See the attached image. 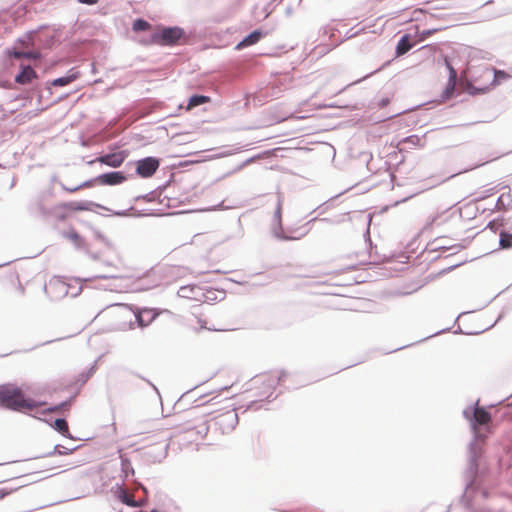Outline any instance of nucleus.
Listing matches in <instances>:
<instances>
[{
  "mask_svg": "<svg viewBox=\"0 0 512 512\" xmlns=\"http://www.w3.org/2000/svg\"><path fill=\"white\" fill-rule=\"evenodd\" d=\"M479 400L476 401L473 407H467L463 410V416L469 421L471 430L473 433V439L469 443V456H468V467H467V483L466 490L474 489L476 478L478 475L479 465L478 460L482 454V446L486 440V434L477 429V406Z\"/></svg>",
  "mask_w": 512,
  "mask_h": 512,
  "instance_id": "nucleus-1",
  "label": "nucleus"
},
{
  "mask_svg": "<svg viewBox=\"0 0 512 512\" xmlns=\"http://www.w3.org/2000/svg\"><path fill=\"white\" fill-rule=\"evenodd\" d=\"M0 405L11 411L24 412V409L33 410L44 406L46 402L27 397L16 384L5 383L0 385Z\"/></svg>",
  "mask_w": 512,
  "mask_h": 512,
  "instance_id": "nucleus-2",
  "label": "nucleus"
},
{
  "mask_svg": "<svg viewBox=\"0 0 512 512\" xmlns=\"http://www.w3.org/2000/svg\"><path fill=\"white\" fill-rule=\"evenodd\" d=\"M187 38L186 31L179 26H161L153 31L147 44L174 46Z\"/></svg>",
  "mask_w": 512,
  "mask_h": 512,
  "instance_id": "nucleus-3",
  "label": "nucleus"
},
{
  "mask_svg": "<svg viewBox=\"0 0 512 512\" xmlns=\"http://www.w3.org/2000/svg\"><path fill=\"white\" fill-rule=\"evenodd\" d=\"M213 422L215 428L222 434H229L236 428L239 422L238 413L236 409L227 410L215 416Z\"/></svg>",
  "mask_w": 512,
  "mask_h": 512,
  "instance_id": "nucleus-4",
  "label": "nucleus"
},
{
  "mask_svg": "<svg viewBox=\"0 0 512 512\" xmlns=\"http://www.w3.org/2000/svg\"><path fill=\"white\" fill-rule=\"evenodd\" d=\"M271 233L275 238L282 241H291L298 239L299 237L288 236L283 231L282 224V196L279 193L277 197L276 208L273 213L272 221H271Z\"/></svg>",
  "mask_w": 512,
  "mask_h": 512,
  "instance_id": "nucleus-5",
  "label": "nucleus"
},
{
  "mask_svg": "<svg viewBox=\"0 0 512 512\" xmlns=\"http://www.w3.org/2000/svg\"><path fill=\"white\" fill-rule=\"evenodd\" d=\"M160 166V159L148 156L136 161V174L141 178L152 177Z\"/></svg>",
  "mask_w": 512,
  "mask_h": 512,
  "instance_id": "nucleus-6",
  "label": "nucleus"
},
{
  "mask_svg": "<svg viewBox=\"0 0 512 512\" xmlns=\"http://www.w3.org/2000/svg\"><path fill=\"white\" fill-rule=\"evenodd\" d=\"M128 156V151L122 150L119 152L107 153L100 157L93 159L88 162L89 165H93L95 162L107 165L112 168L120 167Z\"/></svg>",
  "mask_w": 512,
  "mask_h": 512,
  "instance_id": "nucleus-7",
  "label": "nucleus"
},
{
  "mask_svg": "<svg viewBox=\"0 0 512 512\" xmlns=\"http://www.w3.org/2000/svg\"><path fill=\"white\" fill-rule=\"evenodd\" d=\"M135 321L140 328L150 325L158 316V312L151 308H138L133 312Z\"/></svg>",
  "mask_w": 512,
  "mask_h": 512,
  "instance_id": "nucleus-8",
  "label": "nucleus"
},
{
  "mask_svg": "<svg viewBox=\"0 0 512 512\" xmlns=\"http://www.w3.org/2000/svg\"><path fill=\"white\" fill-rule=\"evenodd\" d=\"M96 180L101 185L114 186L125 182L127 176L123 171H110L96 176Z\"/></svg>",
  "mask_w": 512,
  "mask_h": 512,
  "instance_id": "nucleus-9",
  "label": "nucleus"
},
{
  "mask_svg": "<svg viewBox=\"0 0 512 512\" xmlns=\"http://www.w3.org/2000/svg\"><path fill=\"white\" fill-rule=\"evenodd\" d=\"M112 491L114 492L117 499L122 503L129 507H140L142 506V502L140 500L133 499L127 491L124 489L122 483H116L115 486L112 487Z\"/></svg>",
  "mask_w": 512,
  "mask_h": 512,
  "instance_id": "nucleus-10",
  "label": "nucleus"
},
{
  "mask_svg": "<svg viewBox=\"0 0 512 512\" xmlns=\"http://www.w3.org/2000/svg\"><path fill=\"white\" fill-rule=\"evenodd\" d=\"M62 207L71 211H92L93 207L111 211L107 207L93 201H70L62 204Z\"/></svg>",
  "mask_w": 512,
  "mask_h": 512,
  "instance_id": "nucleus-11",
  "label": "nucleus"
},
{
  "mask_svg": "<svg viewBox=\"0 0 512 512\" xmlns=\"http://www.w3.org/2000/svg\"><path fill=\"white\" fill-rule=\"evenodd\" d=\"M492 417L490 412L485 407L477 406V429L485 433L490 432V423Z\"/></svg>",
  "mask_w": 512,
  "mask_h": 512,
  "instance_id": "nucleus-12",
  "label": "nucleus"
},
{
  "mask_svg": "<svg viewBox=\"0 0 512 512\" xmlns=\"http://www.w3.org/2000/svg\"><path fill=\"white\" fill-rule=\"evenodd\" d=\"M36 78L37 73L30 65H22L20 71L15 75L14 81L18 84L24 85L31 83L32 80Z\"/></svg>",
  "mask_w": 512,
  "mask_h": 512,
  "instance_id": "nucleus-13",
  "label": "nucleus"
},
{
  "mask_svg": "<svg viewBox=\"0 0 512 512\" xmlns=\"http://www.w3.org/2000/svg\"><path fill=\"white\" fill-rule=\"evenodd\" d=\"M265 36L262 29H255L246 35L237 45L236 49L240 50L258 43Z\"/></svg>",
  "mask_w": 512,
  "mask_h": 512,
  "instance_id": "nucleus-14",
  "label": "nucleus"
},
{
  "mask_svg": "<svg viewBox=\"0 0 512 512\" xmlns=\"http://www.w3.org/2000/svg\"><path fill=\"white\" fill-rule=\"evenodd\" d=\"M483 76L487 79H491L490 85H499L503 80L509 77L505 71L489 67L484 68Z\"/></svg>",
  "mask_w": 512,
  "mask_h": 512,
  "instance_id": "nucleus-15",
  "label": "nucleus"
},
{
  "mask_svg": "<svg viewBox=\"0 0 512 512\" xmlns=\"http://www.w3.org/2000/svg\"><path fill=\"white\" fill-rule=\"evenodd\" d=\"M75 398H76V394L70 396L68 399H66L56 405H52V406L42 409L40 411V413L42 415H46L49 413L63 412V411L69 410L72 403L74 402Z\"/></svg>",
  "mask_w": 512,
  "mask_h": 512,
  "instance_id": "nucleus-16",
  "label": "nucleus"
},
{
  "mask_svg": "<svg viewBox=\"0 0 512 512\" xmlns=\"http://www.w3.org/2000/svg\"><path fill=\"white\" fill-rule=\"evenodd\" d=\"M79 76V71H77L75 68H71L66 75L54 79L51 84L57 87H64L77 80Z\"/></svg>",
  "mask_w": 512,
  "mask_h": 512,
  "instance_id": "nucleus-17",
  "label": "nucleus"
},
{
  "mask_svg": "<svg viewBox=\"0 0 512 512\" xmlns=\"http://www.w3.org/2000/svg\"><path fill=\"white\" fill-rule=\"evenodd\" d=\"M44 422L48 423L47 420L42 419ZM49 425L58 433L62 434L63 436L72 439V435L69 432L68 423L65 418H56L53 423L49 422Z\"/></svg>",
  "mask_w": 512,
  "mask_h": 512,
  "instance_id": "nucleus-18",
  "label": "nucleus"
},
{
  "mask_svg": "<svg viewBox=\"0 0 512 512\" xmlns=\"http://www.w3.org/2000/svg\"><path fill=\"white\" fill-rule=\"evenodd\" d=\"M413 43L411 42V38L409 34H404L400 37L396 48H395V54L396 56H402L406 54L409 50L413 48Z\"/></svg>",
  "mask_w": 512,
  "mask_h": 512,
  "instance_id": "nucleus-19",
  "label": "nucleus"
},
{
  "mask_svg": "<svg viewBox=\"0 0 512 512\" xmlns=\"http://www.w3.org/2000/svg\"><path fill=\"white\" fill-rule=\"evenodd\" d=\"M13 56L17 59L25 58L31 60H38L41 58V53L34 49H15L13 51Z\"/></svg>",
  "mask_w": 512,
  "mask_h": 512,
  "instance_id": "nucleus-20",
  "label": "nucleus"
},
{
  "mask_svg": "<svg viewBox=\"0 0 512 512\" xmlns=\"http://www.w3.org/2000/svg\"><path fill=\"white\" fill-rule=\"evenodd\" d=\"M121 460V477L123 481L127 480L130 475H134L135 471L132 467L131 461L123 455H120Z\"/></svg>",
  "mask_w": 512,
  "mask_h": 512,
  "instance_id": "nucleus-21",
  "label": "nucleus"
},
{
  "mask_svg": "<svg viewBox=\"0 0 512 512\" xmlns=\"http://www.w3.org/2000/svg\"><path fill=\"white\" fill-rule=\"evenodd\" d=\"M456 86H457V80L448 79L447 84L440 95V99L442 102H445L454 96Z\"/></svg>",
  "mask_w": 512,
  "mask_h": 512,
  "instance_id": "nucleus-22",
  "label": "nucleus"
},
{
  "mask_svg": "<svg viewBox=\"0 0 512 512\" xmlns=\"http://www.w3.org/2000/svg\"><path fill=\"white\" fill-rule=\"evenodd\" d=\"M209 101H210V98L208 96L200 95V94H194L191 97H189V99H188L187 109L188 110L193 109L195 107H198V106H201L203 104H206Z\"/></svg>",
  "mask_w": 512,
  "mask_h": 512,
  "instance_id": "nucleus-23",
  "label": "nucleus"
},
{
  "mask_svg": "<svg viewBox=\"0 0 512 512\" xmlns=\"http://www.w3.org/2000/svg\"><path fill=\"white\" fill-rule=\"evenodd\" d=\"M78 447L67 448L60 444L54 446L53 450L46 453L45 457H51L53 455H69L72 454Z\"/></svg>",
  "mask_w": 512,
  "mask_h": 512,
  "instance_id": "nucleus-24",
  "label": "nucleus"
},
{
  "mask_svg": "<svg viewBox=\"0 0 512 512\" xmlns=\"http://www.w3.org/2000/svg\"><path fill=\"white\" fill-rule=\"evenodd\" d=\"M499 247L501 249L512 248V233L502 230L499 233Z\"/></svg>",
  "mask_w": 512,
  "mask_h": 512,
  "instance_id": "nucleus-25",
  "label": "nucleus"
},
{
  "mask_svg": "<svg viewBox=\"0 0 512 512\" xmlns=\"http://www.w3.org/2000/svg\"><path fill=\"white\" fill-rule=\"evenodd\" d=\"M130 211H134V214H133L134 217H143V216L148 215V214L144 213L142 210H135V208L133 206H130L128 209H125V210L112 211V214L114 216L126 217L129 215Z\"/></svg>",
  "mask_w": 512,
  "mask_h": 512,
  "instance_id": "nucleus-26",
  "label": "nucleus"
},
{
  "mask_svg": "<svg viewBox=\"0 0 512 512\" xmlns=\"http://www.w3.org/2000/svg\"><path fill=\"white\" fill-rule=\"evenodd\" d=\"M151 27L150 23L142 18H137L132 24V29L135 32L146 31Z\"/></svg>",
  "mask_w": 512,
  "mask_h": 512,
  "instance_id": "nucleus-27",
  "label": "nucleus"
},
{
  "mask_svg": "<svg viewBox=\"0 0 512 512\" xmlns=\"http://www.w3.org/2000/svg\"><path fill=\"white\" fill-rule=\"evenodd\" d=\"M285 377H286L285 371H281L275 375H271L267 379V386L269 388H275Z\"/></svg>",
  "mask_w": 512,
  "mask_h": 512,
  "instance_id": "nucleus-28",
  "label": "nucleus"
},
{
  "mask_svg": "<svg viewBox=\"0 0 512 512\" xmlns=\"http://www.w3.org/2000/svg\"><path fill=\"white\" fill-rule=\"evenodd\" d=\"M196 289L197 287L193 285L181 286L177 292V295L181 298H193V293Z\"/></svg>",
  "mask_w": 512,
  "mask_h": 512,
  "instance_id": "nucleus-29",
  "label": "nucleus"
},
{
  "mask_svg": "<svg viewBox=\"0 0 512 512\" xmlns=\"http://www.w3.org/2000/svg\"><path fill=\"white\" fill-rule=\"evenodd\" d=\"M489 89V86L488 85H485V86H475V85H472V84H468L467 86V92L468 94L474 96V95H480V94H484L488 91Z\"/></svg>",
  "mask_w": 512,
  "mask_h": 512,
  "instance_id": "nucleus-30",
  "label": "nucleus"
},
{
  "mask_svg": "<svg viewBox=\"0 0 512 512\" xmlns=\"http://www.w3.org/2000/svg\"><path fill=\"white\" fill-rule=\"evenodd\" d=\"M443 61H444V65L446 67V69L448 70V73H449V76H448V79H452V80H457L458 78V72L457 70L453 67L450 59L447 57V56H444L443 58Z\"/></svg>",
  "mask_w": 512,
  "mask_h": 512,
  "instance_id": "nucleus-31",
  "label": "nucleus"
},
{
  "mask_svg": "<svg viewBox=\"0 0 512 512\" xmlns=\"http://www.w3.org/2000/svg\"><path fill=\"white\" fill-rule=\"evenodd\" d=\"M67 237L71 239L76 244V246H79L80 243L83 241L82 237L75 230L69 232L67 234Z\"/></svg>",
  "mask_w": 512,
  "mask_h": 512,
  "instance_id": "nucleus-32",
  "label": "nucleus"
},
{
  "mask_svg": "<svg viewBox=\"0 0 512 512\" xmlns=\"http://www.w3.org/2000/svg\"><path fill=\"white\" fill-rule=\"evenodd\" d=\"M95 372V365H92L90 369L86 373L80 374V381L82 384L86 383L88 379L93 375Z\"/></svg>",
  "mask_w": 512,
  "mask_h": 512,
  "instance_id": "nucleus-33",
  "label": "nucleus"
},
{
  "mask_svg": "<svg viewBox=\"0 0 512 512\" xmlns=\"http://www.w3.org/2000/svg\"><path fill=\"white\" fill-rule=\"evenodd\" d=\"M95 183H98V180H96V177L95 178H92V179H89V180H86L82 183L79 184V187L80 189H83V188H90L92 187Z\"/></svg>",
  "mask_w": 512,
  "mask_h": 512,
  "instance_id": "nucleus-34",
  "label": "nucleus"
},
{
  "mask_svg": "<svg viewBox=\"0 0 512 512\" xmlns=\"http://www.w3.org/2000/svg\"><path fill=\"white\" fill-rule=\"evenodd\" d=\"M259 157H260V156L258 155V156H254V157H251V158H249V159L245 160V161H244V162H242L239 166H237V168H236V169H234V172H236V171H239V170L243 169L246 165H248V164L252 163L255 159H257V158H259Z\"/></svg>",
  "mask_w": 512,
  "mask_h": 512,
  "instance_id": "nucleus-35",
  "label": "nucleus"
},
{
  "mask_svg": "<svg viewBox=\"0 0 512 512\" xmlns=\"http://www.w3.org/2000/svg\"><path fill=\"white\" fill-rule=\"evenodd\" d=\"M59 185L61 186V188H62L63 190H65V191H67V192H70V193H74V192H76V191L80 190L79 185L74 186V187H68V186H66V185H65L64 183H62V182H59Z\"/></svg>",
  "mask_w": 512,
  "mask_h": 512,
  "instance_id": "nucleus-36",
  "label": "nucleus"
},
{
  "mask_svg": "<svg viewBox=\"0 0 512 512\" xmlns=\"http://www.w3.org/2000/svg\"><path fill=\"white\" fill-rule=\"evenodd\" d=\"M439 29H425L423 30L420 35L423 39H426L430 37L434 32L438 31Z\"/></svg>",
  "mask_w": 512,
  "mask_h": 512,
  "instance_id": "nucleus-37",
  "label": "nucleus"
},
{
  "mask_svg": "<svg viewBox=\"0 0 512 512\" xmlns=\"http://www.w3.org/2000/svg\"><path fill=\"white\" fill-rule=\"evenodd\" d=\"M404 141H405V142H407V143H411V144L415 145V144H416L417 142H419L420 140H419L418 136H416V135H411V136L406 137V138L404 139Z\"/></svg>",
  "mask_w": 512,
  "mask_h": 512,
  "instance_id": "nucleus-38",
  "label": "nucleus"
},
{
  "mask_svg": "<svg viewBox=\"0 0 512 512\" xmlns=\"http://www.w3.org/2000/svg\"><path fill=\"white\" fill-rule=\"evenodd\" d=\"M390 103V99L388 97H384L382 98L379 102H378V106L380 108H384L386 107L388 104Z\"/></svg>",
  "mask_w": 512,
  "mask_h": 512,
  "instance_id": "nucleus-39",
  "label": "nucleus"
},
{
  "mask_svg": "<svg viewBox=\"0 0 512 512\" xmlns=\"http://www.w3.org/2000/svg\"><path fill=\"white\" fill-rule=\"evenodd\" d=\"M11 492H12V489L1 488L0 489V499H2L5 496L9 495Z\"/></svg>",
  "mask_w": 512,
  "mask_h": 512,
  "instance_id": "nucleus-40",
  "label": "nucleus"
},
{
  "mask_svg": "<svg viewBox=\"0 0 512 512\" xmlns=\"http://www.w3.org/2000/svg\"><path fill=\"white\" fill-rule=\"evenodd\" d=\"M80 4H85V5H94L96 4L99 0H77Z\"/></svg>",
  "mask_w": 512,
  "mask_h": 512,
  "instance_id": "nucleus-41",
  "label": "nucleus"
},
{
  "mask_svg": "<svg viewBox=\"0 0 512 512\" xmlns=\"http://www.w3.org/2000/svg\"><path fill=\"white\" fill-rule=\"evenodd\" d=\"M222 209H226L224 206H223V203H219L209 209H207L208 211H215V210H222Z\"/></svg>",
  "mask_w": 512,
  "mask_h": 512,
  "instance_id": "nucleus-42",
  "label": "nucleus"
},
{
  "mask_svg": "<svg viewBox=\"0 0 512 512\" xmlns=\"http://www.w3.org/2000/svg\"><path fill=\"white\" fill-rule=\"evenodd\" d=\"M454 248L462 249V248H463V246H462L461 244H456V245L451 246L449 249H454ZM438 249L446 250V249H448V248H447V247H445V246H440V247H438Z\"/></svg>",
  "mask_w": 512,
  "mask_h": 512,
  "instance_id": "nucleus-43",
  "label": "nucleus"
},
{
  "mask_svg": "<svg viewBox=\"0 0 512 512\" xmlns=\"http://www.w3.org/2000/svg\"><path fill=\"white\" fill-rule=\"evenodd\" d=\"M140 199H144V200H147L149 201L150 200V195L149 194H146V195H139L137 197L134 198L135 201L137 200H140Z\"/></svg>",
  "mask_w": 512,
  "mask_h": 512,
  "instance_id": "nucleus-44",
  "label": "nucleus"
},
{
  "mask_svg": "<svg viewBox=\"0 0 512 512\" xmlns=\"http://www.w3.org/2000/svg\"><path fill=\"white\" fill-rule=\"evenodd\" d=\"M108 278H114V276L111 275H96L93 277V279H108Z\"/></svg>",
  "mask_w": 512,
  "mask_h": 512,
  "instance_id": "nucleus-45",
  "label": "nucleus"
},
{
  "mask_svg": "<svg viewBox=\"0 0 512 512\" xmlns=\"http://www.w3.org/2000/svg\"><path fill=\"white\" fill-rule=\"evenodd\" d=\"M146 382L154 389V391L157 393V395L160 397V392L158 388L149 380H146Z\"/></svg>",
  "mask_w": 512,
  "mask_h": 512,
  "instance_id": "nucleus-46",
  "label": "nucleus"
},
{
  "mask_svg": "<svg viewBox=\"0 0 512 512\" xmlns=\"http://www.w3.org/2000/svg\"><path fill=\"white\" fill-rule=\"evenodd\" d=\"M462 264H463V262H459V263H457V264H454V265L450 266V267L447 269V271H451V270H453L454 268H456V267H458V266H460V265H462Z\"/></svg>",
  "mask_w": 512,
  "mask_h": 512,
  "instance_id": "nucleus-47",
  "label": "nucleus"
},
{
  "mask_svg": "<svg viewBox=\"0 0 512 512\" xmlns=\"http://www.w3.org/2000/svg\"><path fill=\"white\" fill-rule=\"evenodd\" d=\"M402 113H403V112H397V113H395V114H392V115L387 116V117H386V119L394 118V117H396V116H398V115H400V114H402Z\"/></svg>",
  "mask_w": 512,
  "mask_h": 512,
  "instance_id": "nucleus-48",
  "label": "nucleus"
},
{
  "mask_svg": "<svg viewBox=\"0 0 512 512\" xmlns=\"http://www.w3.org/2000/svg\"><path fill=\"white\" fill-rule=\"evenodd\" d=\"M96 236H97L98 239H101L102 241L106 240L105 237L100 232H97Z\"/></svg>",
  "mask_w": 512,
  "mask_h": 512,
  "instance_id": "nucleus-49",
  "label": "nucleus"
},
{
  "mask_svg": "<svg viewBox=\"0 0 512 512\" xmlns=\"http://www.w3.org/2000/svg\"><path fill=\"white\" fill-rule=\"evenodd\" d=\"M317 219H318L317 217L312 218L303 227H306V226L310 225L312 222L316 221Z\"/></svg>",
  "mask_w": 512,
  "mask_h": 512,
  "instance_id": "nucleus-50",
  "label": "nucleus"
},
{
  "mask_svg": "<svg viewBox=\"0 0 512 512\" xmlns=\"http://www.w3.org/2000/svg\"><path fill=\"white\" fill-rule=\"evenodd\" d=\"M138 485H139V487L143 490V492H144L145 494H147V493H148V490H147V488H146L145 486H143L141 483H139Z\"/></svg>",
  "mask_w": 512,
  "mask_h": 512,
  "instance_id": "nucleus-51",
  "label": "nucleus"
},
{
  "mask_svg": "<svg viewBox=\"0 0 512 512\" xmlns=\"http://www.w3.org/2000/svg\"><path fill=\"white\" fill-rule=\"evenodd\" d=\"M39 210L42 214H44V215L47 214L46 210L44 209V207L41 204L39 205Z\"/></svg>",
  "mask_w": 512,
  "mask_h": 512,
  "instance_id": "nucleus-52",
  "label": "nucleus"
},
{
  "mask_svg": "<svg viewBox=\"0 0 512 512\" xmlns=\"http://www.w3.org/2000/svg\"><path fill=\"white\" fill-rule=\"evenodd\" d=\"M319 220L322 222H327V223L331 222L330 219H328V218H321Z\"/></svg>",
  "mask_w": 512,
  "mask_h": 512,
  "instance_id": "nucleus-53",
  "label": "nucleus"
},
{
  "mask_svg": "<svg viewBox=\"0 0 512 512\" xmlns=\"http://www.w3.org/2000/svg\"><path fill=\"white\" fill-rule=\"evenodd\" d=\"M503 196H504V195H501V196L498 198V200H497V205H499V204L501 203Z\"/></svg>",
  "mask_w": 512,
  "mask_h": 512,
  "instance_id": "nucleus-54",
  "label": "nucleus"
},
{
  "mask_svg": "<svg viewBox=\"0 0 512 512\" xmlns=\"http://www.w3.org/2000/svg\"><path fill=\"white\" fill-rule=\"evenodd\" d=\"M487 228H491L493 229V223L492 222H489L488 225H487Z\"/></svg>",
  "mask_w": 512,
  "mask_h": 512,
  "instance_id": "nucleus-55",
  "label": "nucleus"
},
{
  "mask_svg": "<svg viewBox=\"0 0 512 512\" xmlns=\"http://www.w3.org/2000/svg\"><path fill=\"white\" fill-rule=\"evenodd\" d=\"M256 404V402H251L250 405L248 406V408H252L254 405Z\"/></svg>",
  "mask_w": 512,
  "mask_h": 512,
  "instance_id": "nucleus-56",
  "label": "nucleus"
},
{
  "mask_svg": "<svg viewBox=\"0 0 512 512\" xmlns=\"http://www.w3.org/2000/svg\"><path fill=\"white\" fill-rule=\"evenodd\" d=\"M497 323H498V319H497V320H495V321L491 324V327H494Z\"/></svg>",
  "mask_w": 512,
  "mask_h": 512,
  "instance_id": "nucleus-57",
  "label": "nucleus"
},
{
  "mask_svg": "<svg viewBox=\"0 0 512 512\" xmlns=\"http://www.w3.org/2000/svg\"><path fill=\"white\" fill-rule=\"evenodd\" d=\"M497 323H498V319H497V320H495V321L491 324V327H494Z\"/></svg>",
  "mask_w": 512,
  "mask_h": 512,
  "instance_id": "nucleus-58",
  "label": "nucleus"
},
{
  "mask_svg": "<svg viewBox=\"0 0 512 512\" xmlns=\"http://www.w3.org/2000/svg\"><path fill=\"white\" fill-rule=\"evenodd\" d=\"M497 323H498V319H497V320H495V321L491 324V327H494Z\"/></svg>",
  "mask_w": 512,
  "mask_h": 512,
  "instance_id": "nucleus-59",
  "label": "nucleus"
},
{
  "mask_svg": "<svg viewBox=\"0 0 512 512\" xmlns=\"http://www.w3.org/2000/svg\"><path fill=\"white\" fill-rule=\"evenodd\" d=\"M497 323H498V319H497V320H495V321L491 324V327H494Z\"/></svg>",
  "mask_w": 512,
  "mask_h": 512,
  "instance_id": "nucleus-60",
  "label": "nucleus"
},
{
  "mask_svg": "<svg viewBox=\"0 0 512 512\" xmlns=\"http://www.w3.org/2000/svg\"><path fill=\"white\" fill-rule=\"evenodd\" d=\"M497 323H498V319H497V320H495V321L491 324V327H494Z\"/></svg>",
  "mask_w": 512,
  "mask_h": 512,
  "instance_id": "nucleus-61",
  "label": "nucleus"
},
{
  "mask_svg": "<svg viewBox=\"0 0 512 512\" xmlns=\"http://www.w3.org/2000/svg\"><path fill=\"white\" fill-rule=\"evenodd\" d=\"M51 342H52V340H47V341L43 342L41 345H45V344H48V343H51Z\"/></svg>",
  "mask_w": 512,
  "mask_h": 512,
  "instance_id": "nucleus-62",
  "label": "nucleus"
},
{
  "mask_svg": "<svg viewBox=\"0 0 512 512\" xmlns=\"http://www.w3.org/2000/svg\"><path fill=\"white\" fill-rule=\"evenodd\" d=\"M51 180H52L53 182H56V181H57V177H56V176H53Z\"/></svg>",
  "mask_w": 512,
  "mask_h": 512,
  "instance_id": "nucleus-63",
  "label": "nucleus"
},
{
  "mask_svg": "<svg viewBox=\"0 0 512 512\" xmlns=\"http://www.w3.org/2000/svg\"><path fill=\"white\" fill-rule=\"evenodd\" d=\"M482 494H483V497H487V492L486 491H482Z\"/></svg>",
  "mask_w": 512,
  "mask_h": 512,
  "instance_id": "nucleus-64",
  "label": "nucleus"
}]
</instances>
